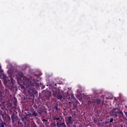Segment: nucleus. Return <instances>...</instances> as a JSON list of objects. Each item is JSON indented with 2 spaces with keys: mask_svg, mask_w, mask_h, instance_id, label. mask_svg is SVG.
Masks as SVG:
<instances>
[{
  "mask_svg": "<svg viewBox=\"0 0 127 127\" xmlns=\"http://www.w3.org/2000/svg\"><path fill=\"white\" fill-rule=\"evenodd\" d=\"M18 75L20 77H22V76H23V74H22V72H18Z\"/></svg>",
  "mask_w": 127,
  "mask_h": 127,
  "instance_id": "dca6fc26",
  "label": "nucleus"
},
{
  "mask_svg": "<svg viewBox=\"0 0 127 127\" xmlns=\"http://www.w3.org/2000/svg\"><path fill=\"white\" fill-rule=\"evenodd\" d=\"M78 109V104L77 103H74L72 105V110L73 111H75V110H77Z\"/></svg>",
  "mask_w": 127,
  "mask_h": 127,
  "instance_id": "9b49d317",
  "label": "nucleus"
},
{
  "mask_svg": "<svg viewBox=\"0 0 127 127\" xmlns=\"http://www.w3.org/2000/svg\"><path fill=\"white\" fill-rule=\"evenodd\" d=\"M38 113L39 114V115H41L42 113H47L46 110L43 109H39L37 110Z\"/></svg>",
  "mask_w": 127,
  "mask_h": 127,
  "instance_id": "9d476101",
  "label": "nucleus"
},
{
  "mask_svg": "<svg viewBox=\"0 0 127 127\" xmlns=\"http://www.w3.org/2000/svg\"><path fill=\"white\" fill-rule=\"evenodd\" d=\"M72 121L73 119L72 118V117H68L67 121H66V125H68V124H73Z\"/></svg>",
  "mask_w": 127,
  "mask_h": 127,
  "instance_id": "6e6552de",
  "label": "nucleus"
},
{
  "mask_svg": "<svg viewBox=\"0 0 127 127\" xmlns=\"http://www.w3.org/2000/svg\"><path fill=\"white\" fill-rule=\"evenodd\" d=\"M55 86L56 87V86H57V84L56 83V84H55Z\"/></svg>",
  "mask_w": 127,
  "mask_h": 127,
  "instance_id": "2f4dec72",
  "label": "nucleus"
},
{
  "mask_svg": "<svg viewBox=\"0 0 127 127\" xmlns=\"http://www.w3.org/2000/svg\"><path fill=\"white\" fill-rule=\"evenodd\" d=\"M6 125V123L5 122L2 121L0 122V127H4Z\"/></svg>",
  "mask_w": 127,
  "mask_h": 127,
  "instance_id": "ddd939ff",
  "label": "nucleus"
},
{
  "mask_svg": "<svg viewBox=\"0 0 127 127\" xmlns=\"http://www.w3.org/2000/svg\"><path fill=\"white\" fill-rule=\"evenodd\" d=\"M124 113H125L126 117H127V112H124Z\"/></svg>",
  "mask_w": 127,
  "mask_h": 127,
  "instance_id": "a878e982",
  "label": "nucleus"
},
{
  "mask_svg": "<svg viewBox=\"0 0 127 127\" xmlns=\"http://www.w3.org/2000/svg\"><path fill=\"white\" fill-rule=\"evenodd\" d=\"M113 111L116 112H122V111H121V110L120 109V108H117V107L115 108H114Z\"/></svg>",
  "mask_w": 127,
  "mask_h": 127,
  "instance_id": "4468645a",
  "label": "nucleus"
},
{
  "mask_svg": "<svg viewBox=\"0 0 127 127\" xmlns=\"http://www.w3.org/2000/svg\"><path fill=\"white\" fill-rule=\"evenodd\" d=\"M47 94L48 95V96H49V97H51L52 95V92H51V91H49L47 92Z\"/></svg>",
  "mask_w": 127,
  "mask_h": 127,
  "instance_id": "6ab92c4d",
  "label": "nucleus"
},
{
  "mask_svg": "<svg viewBox=\"0 0 127 127\" xmlns=\"http://www.w3.org/2000/svg\"><path fill=\"white\" fill-rule=\"evenodd\" d=\"M55 127H66V124H65V121L64 120L62 122H60L59 123H55L54 124Z\"/></svg>",
  "mask_w": 127,
  "mask_h": 127,
  "instance_id": "7ed1b4c3",
  "label": "nucleus"
},
{
  "mask_svg": "<svg viewBox=\"0 0 127 127\" xmlns=\"http://www.w3.org/2000/svg\"><path fill=\"white\" fill-rule=\"evenodd\" d=\"M16 123H17V124H18V125H22V123H21V122H20V120H19V119H18V120H17V121H16Z\"/></svg>",
  "mask_w": 127,
  "mask_h": 127,
  "instance_id": "a211bd4d",
  "label": "nucleus"
},
{
  "mask_svg": "<svg viewBox=\"0 0 127 127\" xmlns=\"http://www.w3.org/2000/svg\"><path fill=\"white\" fill-rule=\"evenodd\" d=\"M42 121L43 122V123H45V122H48V120L46 119H42Z\"/></svg>",
  "mask_w": 127,
  "mask_h": 127,
  "instance_id": "4be33fe9",
  "label": "nucleus"
},
{
  "mask_svg": "<svg viewBox=\"0 0 127 127\" xmlns=\"http://www.w3.org/2000/svg\"><path fill=\"white\" fill-rule=\"evenodd\" d=\"M106 100H108V99H109V98H108V97H106Z\"/></svg>",
  "mask_w": 127,
  "mask_h": 127,
  "instance_id": "72a5a7b5",
  "label": "nucleus"
},
{
  "mask_svg": "<svg viewBox=\"0 0 127 127\" xmlns=\"http://www.w3.org/2000/svg\"><path fill=\"white\" fill-rule=\"evenodd\" d=\"M1 67L0 66V69H1Z\"/></svg>",
  "mask_w": 127,
  "mask_h": 127,
  "instance_id": "f704fd0d",
  "label": "nucleus"
},
{
  "mask_svg": "<svg viewBox=\"0 0 127 127\" xmlns=\"http://www.w3.org/2000/svg\"><path fill=\"white\" fill-rule=\"evenodd\" d=\"M53 120H54V125L55 124H59L61 122H62V119H60V117H53Z\"/></svg>",
  "mask_w": 127,
  "mask_h": 127,
  "instance_id": "39448f33",
  "label": "nucleus"
},
{
  "mask_svg": "<svg viewBox=\"0 0 127 127\" xmlns=\"http://www.w3.org/2000/svg\"><path fill=\"white\" fill-rule=\"evenodd\" d=\"M38 77L36 74H33L30 78H27L24 83V86H25L27 89H28V94H30L31 95L34 94L36 93V90L34 88V87H39L40 86L36 81Z\"/></svg>",
  "mask_w": 127,
  "mask_h": 127,
  "instance_id": "f257e3e1",
  "label": "nucleus"
},
{
  "mask_svg": "<svg viewBox=\"0 0 127 127\" xmlns=\"http://www.w3.org/2000/svg\"><path fill=\"white\" fill-rule=\"evenodd\" d=\"M11 118L12 123L18 121V117H17V116H16L15 113H13V114L11 115Z\"/></svg>",
  "mask_w": 127,
  "mask_h": 127,
  "instance_id": "423d86ee",
  "label": "nucleus"
},
{
  "mask_svg": "<svg viewBox=\"0 0 127 127\" xmlns=\"http://www.w3.org/2000/svg\"><path fill=\"white\" fill-rule=\"evenodd\" d=\"M113 122H114V119L113 118L110 119L109 123L111 124V123H113Z\"/></svg>",
  "mask_w": 127,
  "mask_h": 127,
  "instance_id": "412c9836",
  "label": "nucleus"
},
{
  "mask_svg": "<svg viewBox=\"0 0 127 127\" xmlns=\"http://www.w3.org/2000/svg\"><path fill=\"white\" fill-rule=\"evenodd\" d=\"M72 127H76V125H72Z\"/></svg>",
  "mask_w": 127,
  "mask_h": 127,
  "instance_id": "c756f323",
  "label": "nucleus"
},
{
  "mask_svg": "<svg viewBox=\"0 0 127 127\" xmlns=\"http://www.w3.org/2000/svg\"><path fill=\"white\" fill-rule=\"evenodd\" d=\"M123 115V112H117L116 111L113 112V116L114 118H118L119 115Z\"/></svg>",
  "mask_w": 127,
  "mask_h": 127,
  "instance_id": "0eeeda50",
  "label": "nucleus"
},
{
  "mask_svg": "<svg viewBox=\"0 0 127 127\" xmlns=\"http://www.w3.org/2000/svg\"><path fill=\"white\" fill-rule=\"evenodd\" d=\"M97 122H98V124H97V126H100L101 125V123H100V120H94V123H97Z\"/></svg>",
  "mask_w": 127,
  "mask_h": 127,
  "instance_id": "f3484780",
  "label": "nucleus"
},
{
  "mask_svg": "<svg viewBox=\"0 0 127 127\" xmlns=\"http://www.w3.org/2000/svg\"><path fill=\"white\" fill-rule=\"evenodd\" d=\"M2 95L1 91L0 90V97H1Z\"/></svg>",
  "mask_w": 127,
  "mask_h": 127,
  "instance_id": "bb28decb",
  "label": "nucleus"
},
{
  "mask_svg": "<svg viewBox=\"0 0 127 127\" xmlns=\"http://www.w3.org/2000/svg\"><path fill=\"white\" fill-rule=\"evenodd\" d=\"M56 98H57L58 100H62L63 96L61 95H59V94L56 93L55 94Z\"/></svg>",
  "mask_w": 127,
  "mask_h": 127,
  "instance_id": "f8f14e48",
  "label": "nucleus"
},
{
  "mask_svg": "<svg viewBox=\"0 0 127 127\" xmlns=\"http://www.w3.org/2000/svg\"><path fill=\"white\" fill-rule=\"evenodd\" d=\"M1 118L0 117V122H2Z\"/></svg>",
  "mask_w": 127,
  "mask_h": 127,
  "instance_id": "7c9ffc66",
  "label": "nucleus"
},
{
  "mask_svg": "<svg viewBox=\"0 0 127 127\" xmlns=\"http://www.w3.org/2000/svg\"><path fill=\"white\" fill-rule=\"evenodd\" d=\"M21 121L23 123H24V124H25V121H24V119L23 118H21Z\"/></svg>",
  "mask_w": 127,
  "mask_h": 127,
  "instance_id": "b1692460",
  "label": "nucleus"
},
{
  "mask_svg": "<svg viewBox=\"0 0 127 127\" xmlns=\"http://www.w3.org/2000/svg\"><path fill=\"white\" fill-rule=\"evenodd\" d=\"M92 104H93V102H92V100H91V101H88V102L87 103V105L88 106H90V105H92Z\"/></svg>",
  "mask_w": 127,
  "mask_h": 127,
  "instance_id": "aec40b11",
  "label": "nucleus"
},
{
  "mask_svg": "<svg viewBox=\"0 0 127 127\" xmlns=\"http://www.w3.org/2000/svg\"><path fill=\"white\" fill-rule=\"evenodd\" d=\"M33 108H34V109H35V110H37V106H36V105H33Z\"/></svg>",
  "mask_w": 127,
  "mask_h": 127,
  "instance_id": "5701e85b",
  "label": "nucleus"
},
{
  "mask_svg": "<svg viewBox=\"0 0 127 127\" xmlns=\"http://www.w3.org/2000/svg\"><path fill=\"white\" fill-rule=\"evenodd\" d=\"M55 109L57 110H58V107H57V106H56L55 107Z\"/></svg>",
  "mask_w": 127,
  "mask_h": 127,
  "instance_id": "393cba45",
  "label": "nucleus"
},
{
  "mask_svg": "<svg viewBox=\"0 0 127 127\" xmlns=\"http://www.w3.org/2000/svg\"><path fill=\"white\" fill-rule=\"evenodd\" d=\"M13 105H14V108H16V106H17V100H16V98L14 97L13 98Z\"/></svg>",
  "mask_w": 127,
  "mask_h": 127,
  "instance_id": "1a4fd4ad",
  "label": "nucleus"
},
{
  "mask_svg": "<svg viewBox=\"0 0 127 127\" xmlns=\"http://www.w3.org/2000/svg\"><path fill=\"white\" fill-rule=\"evenodd\" d=\"M92 102L94 105H101V100L99 98H95L92 100Z\"/></svg>",
  "mask_w": 127,
  "mask_h": 127,
  "instance_id": "20e7f679",
  "label": "nucleus"
},
{
  "mask_svg": "<svg viewBox=\"0 0 127 127\" xmlns=\"http://www.w3.org/2000/svg\"><path fill=\"white\" fill-rule=\"evenodd\" d=\"M73 116H74L75 117H76V116H77V114H76L75 113L73 114Z\"/></svg>",
  "mask_w": 127,
  "mask_h": 127,
  "instance_id": "c85d7f7f",
  "label": "nucleus"
},
{
  "mask_svg": "<svg viewBox=\"0 0 127 127\" xmlns=\"http://www.w3.org/2000/svg\"><path fill=\"white\" fill-rule=\"evenodd\" d=\"M12 75H10V80L6 81V79H7V77H6V75L5 74H1L0 75V78L4 80V81H6L7 83V86L8 89L9 90H12L13 89V83L14 80L12 79Z\"/></svg>",
  "mask_w": 127,
  "mask_h": 127,
  "instance_id": "f03ea898",
  "label": "nucleus"
},
{
  "mask_svg": "<svg viewBox=\"0 0 127 127\" xmlns=\"http://www.w3.org/2000/svg\"><path fill=\"white\" fill-rule=\"evenodd\" d=\"M32 116H34V117H37L38 116V114L36 113V112L34 111V112L32 113Z\"/></svg>",
  "mask_w": 127,
  "mask_h": 127,
  "instance_id": "2eb2a0df",
  "label": "nucleus"
},
{
  "mask_svg": "<svg viewBox=\"0 0 127 127\" xmlns=\"http://www.w3.org/2000/svg\"><path fill=\"white\" fill-rule=\"evenodd\" d=\"M120 126H121V127H123V125H121Z\"/></svg>",
  "mask_w": 127,
  "mask_h": 127,
  "instance_id": "473e14b6",
  "label": "nucleus"
},
{
  "mask_svg": "<svg viewBox=\"0 0 127 127\" xmlns=\"http://www.w3.org/2000/svg\"><path fill=\"white\" fill-rule=\"evenodd\" d=\"M1 117H2V118H3V117H4V115H3V114H1Z\"/></svg>",
  "mask_w": 127,
  "mask_h": 127,
  "instance_id": "cd10ccee",
  "label": "nucleus"
}]
</instances>
